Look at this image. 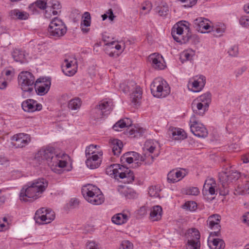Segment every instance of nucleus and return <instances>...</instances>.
<instances>
[{"label":"nucleus","instance_id":"nucleus-37","mask_svg":"<svg viewBox=\"0 0 249 249\" xmlns=\"http://www.w3.org/2000/svg\"><path fill=\"white\" fill-rule=\"evenodd\" d=\"M131 122L128 118L121 119L116 122L113 126V128L117 131H121L122 129L130 126Z\"/></svg>","mask_w":249,"mask_h":249},{"label":"nucleus","instance_id":"nucleus-47","mask_svg":"<svg viewBox=\"0 0 249 249\" xmlns=\"http://www.w3.org/2000/svg\"><path fill=\"white\" fill-rule=\"evenodd\" d=\"M225 28L224 25L221 26H215L214 27H211L209 32H212L213 35L215 36H220L225 32Z\"/></svg>","mask_w":249,"mask_h":249},{"label":"nucleus","instance_id":"nucleus-61","mask_svg":"<svg viewBox=\"0 0 249 249\" xmlns=\"http://www.w3.org/2000/svg\"><path fill=\"white\" fill-rule=\"evenodd\" d=\"M242 222L249 226V212H247L244 213L242 216Z\"/></svg>","mask_w":249,"mask_h":249},{"label":"nucleus","instance_id":"nucleus-39","mask_svg":"<svg viewBox=\"0 0 249 249\" xmlns=\"http://www.w3.org/2000/svg\"><path fill=\"white\" fill-rule=\"evenodd\" d=\"M195 100L201 103L206 107H209L212 101V95L207 92L198 97Z\"/></svg>","mask_w":249,"mask_h":249},{"label":"nucleus","instance_id":"nucleus-43","mask_svg":"<svg viewBox=\"0 0 249 249\" xmlns=\"http://www.w3.org/2000/svg\"><path fill=\"white\" fill-rule=\"evenodd\" d=\"M81 103L82 102L80 98H75L69 101L68 106L69 109L75 110L80 108Z\"/></svg>","mask_w":249,"mask_h":249},{"label":"nucleus","instance_id":"nucleus-60","mask_svg":"<svg viewBox=\"0 0 249 249\" xmlns=\"http://www.w3.org/2000/svg\"><path fill=\"white\" fill-rule=\"evenodd\" d=\"M19 13L18 9H14L11 10L9 13V16L12 18H18V14Z\"/></svg>","mask_w":249,"mask_h":249},{"label":"nucleus","instance_id":"nucleus-51","mask_svg":"<svg viewBox=\"0 0 249 249\" xmlns=\"http://www.w3.org/2000/svg\"><path fill=\"white\" fill-rule=\"evenodd\" d=\"M186 8H190L196 5L197 0H178Z\"/></svg>","mask_w":249,"mask_h":249},{"label":"nucleus","instance_id":"nucleus-14","mask_svg":"<svg viewBox=\"0 0 249 249\" xmlns=\"http://www.w3.org/2000/svg\"><path fill=\"white\" fill-rule=\"evenodd\" d=\"M205 83V76L203 75L196 76L190 79L188 84V87L189 89L193 92H199L204 88Z\"/></svg>","mask_w":249,"mask_h":249},{"label":"nucleus","instance_id":"nucleus-53","mask_svg":"<svg viewBox=\"0 0 249 249\" xmlns=\"http://www.w3.org/2000/svg\"><path fill=\"white\" fill-rule=\"evenodd\" d=\"M247 192L246 186L245 187L242 185H238L235 189L234 194L235 195H245Z\"/></svg>","mask_w":249,"mask_h":249},{"label":"nucleus","instance_id":"nucleus-62","mask_svg":"<svg viewBox=\"0 0 249 249\" xmlns=\"http://www.w3.org/2000/svg\"><path fill=\"white\" fill-rule=\"evenodd\" d=\"M106 45H114L115 49L117 50V51L122 50L121 45L119 44L118 42H116L115 41L107 43Z\"/></svg>","mask_w":249,"mask_h":249},{"label":"nucleus","instance_id":"nucleus-17","mask_svg":"<svg viewBox=\"0 0 249 249\" xmlns=\"http://www.w3.org/2000/svg\"><path fill=\"white\" fill-rule=\"evenodd\" d=\"M62 69L63 73L67 76L73 75L76 72L77 61L74 58L65 59L63 64Z\"/></svg>","mask_w":249,"mask_h":249},{"label":"nucleus","instance_id":"nucleus-13","mask_svg":"<svg viewBox=\"0 0 249 249\" xmlns=\"http://www.w3.org/2000/svg\"><path fill=\"white\" fill-rule=\"evenodd\" d=\"M221 219V216L218 214H213L208 217L206 221L207 226L210 230L213 231L210 232V235L216 236L220 235Z\"/></svg>","mask_w":249,"mask_h":249},{"label":"nucleus","instance_id":"nucleus-8","mask_svg":"<svg viewBox=\"0 0 249 249\" xmlns=\"http://www.w3.org/2000/svg\"><path fill=\"white\" fill-rule=\"evenodd\" d=\"M18 85L23 92H31L36 83L33 74L28 71L21 72L18 76Z\"/></svg>","mask_w":249,"mask_h":249},{"label":"nucleus","instance_id":"nucleus-44","mask_svg":"<svg viewBox=\"0 0 249 249\" xmlns=\"http://www.w3.org/2000/svg\"><path fill=\"white\" fill-rule=\"evenodd\" d=\"M91 116L95 120H98L106 116L105 113L103 112L101 108L97 105L96 107L91 110Z\"/></svg>","mask_w":249,"mask_h":249},{"label":"nucleus","instance_id":"nucleus-11","mask_svg":"<svg viewBox=\"0 0 249 249\" xmlns=\"http://www.w3.org/2000/svg\"><path fill=\"white\" fill-rule=\"evenodd\" d=\"M54 218V212L45 208H42L37 210L34 216L36 222L39 225L50 223Z\"/></svg>","mask_w":249,"mask_h":249},{"label":"nucleus","instance_id":"nucleus-26","mask_svg":"<svg viewBox=\"0 0 249 249\" xmlns=\"http://www.w3.org/2000/svg\"><path fill=\"white\" fill-rule=\"evenodd\" d=\"M215 235L210 234L208 239V245L211 249H221L224 248V241L219 238H214Z\"/></svg>","mask_w":249,"mask_h":249},{"label":"nucleus","instance_id":"nucleus-10","mask_svg":"<svg viewBox=\"0 0 249 249\" xmlns=\"http://www.w3.org/2000/svg\"><path fill=\"white\" fill-rule=\"evenodd\" d=\"M240 177L239 173L234 171H229L228 172H223L219 174V179L222 186L225 188L224 192L220 193L221 195L225 196L229 193L227 188L228 185L231 182L237 180Z\"/></svg>","mask_w":249,"mask_h":249},{"label":"nucleus","instance_id":"nucleus-50","mask_svg":"<svg viewBox=\"0 0 249 249\" xmlns=\"http://www.w3.org/2000/svg\"><path fill=\"white\" fill-rule=\"evenodd\" d=\"M183 208L190 211H195L197 208V204L193 201H187L183 206Z\"/></svg>","mask_w":249,"mask_h":249},{"label":"nucleus","instance_id":"nucleus-3","mask_svg":"<svg viewBox=\"0 0 249 249\" xmlns=\"http://www.w3.org/2000/svg\"><path fill=\"white\" fill-rule=\"evenodd\" d=\"M107 175L113 177L115 179H124L125 183L132 182L134 179V175L129 168L119 164H113L106 169Z\"/></svg>","mask_w":249,"mask_h":249},{"label":"nucleus","instance_id":"nucleus-15","mask_svg":"<svg viewBox=\"0 0 249 249\" xmlns=\"http://www.w3.org/2000/svg\"><path fill=\"white\" fill-rule=\"evenodd\" d=\"M51 84V82L50 80L44 78H39L36 81L34 88L38 95L42 96L48 92Z\"/></svg>","mask_w":249,"mask_h":249},{"label":"nucleus","instance_id":"nucleus-1","mask_svg":"<svg viewBox=\"0 0 249 249\" xmlns=\"http://www.w3.org/2000/svg\"><path fill=\"white\" fill-rule=\"evenodd\" d=\"M68 156L63 153L56 154L55 149L53 147L48 146L40 149L35 154L33 161L36 166L46 161L50 166L65 167L67 162L66 161Z\"/></svg>","mask_w":249,"mask_h":249},{"label":"nucleus","instance_id":"nucleus-2","mask_svg":"<svg viewBox=\"0 0 249 249\" xmlns=\"http://www.w3.org/2000/svg\"><path fill=\"white\" fill-rule=\"evenodd\" d=\"M48 186V181L43 178H39L30 181L21 190L19 199L24 202L36 200L42 196Z\"/></svg>","mask_w":249,"mask_h":249},{"label":"nucleus","instance_id":"nucleus-32","mask_svg":"<svg viewBox=\"0 0 249 249\" xmlns=\"http://www.w3.org/2000/svg\"><path fill=\"white\" fill-rule=\"evenodd\" d=\"M110 146L113 154L119 156L121 152L123 144L121 141L118 139H113L110 142Z\"/></svg>","mask_w":249,"mask_h":249},{"label":"nucleus","instance_id":"nucleus-19","mask_svg":"<svg viewBox=\"0 0 249 249\" xmlns=\"http://www.w3.org/2000/svg\"><path fill=\"white\" fill-rule=\"evenodd\" d=\"M192 232L191 234L192 238L188 240L186 249H200L199 232L195 228L192 229Z\"/></svg>","mask_w":249,"mask_h":249},{"label":"nucleus","instance_id":"nucleus-52","mask_svg":"<svg viewBox=\"0 0 249 249\" xmlns=\"http://www.w3.org/2000/svg\"><path fill=\"white\" fill-rule=\"evenodd\" d=\"M133 244L128 240L123 241L119 249H133Z\"/></svg>","mask_w":249,"mask_h":249},{"label":"nucleus","instance_id":"nucleus-5","mask_svg":"<svg viewBox=\"0 0 249 249\" xmlns=\"http://www.w3.org/2000/svg\"><path fill=\"white\" fill-rule=\"evenodd\" d=\"M189 23L180 21L175 24L172 29L171 34L175 40L180 43H185L191 36Z\"/></svg>","mask_w":249,"mask_h":249},{"label":"nucleus","instance_id":"nucleus-6","mask_svg":"<svg viewBox=\"0 0 249 249\" xmlns=\"http://www.w3.org/2000/svg\"><path fill=\"white\" fill-rule=\"evenodd\" d=\"M151 93L158 98L165 97L170 93V88L167 82L162 78L154 79L150 86Z\"/></svg>","mask_w":249,"mask_h":249},{"label":"nucleus","instance_id":"nucleus-31","mask_svg":"<svg viewBox=\"0 0 249 249\" xmlns=\"http://www.w3.org/2000/svg\"><path fill=\"white\" fill-rule=\"evenodd\" d=\"M145 129L139 126L129 127L126 130L127 134L131 138H138L142 135L145 132Z\"/></svg>","mask_w":249,"mask_h":249},{"label":"nucleus","instance_id":"nucleus-57","mask_svg":"<svg viewBox=\"0 0 249 249\" xmlns=\"http://www.w3.org/2000/svg\"><path fill=\"white\" fill-rule=\"evenodd\" d=\"M230 55L236 56L238 53V48L237 46L231 47L228 51Z\"/></svg>","mask_w":249,"mask_h":249},{"label":"nucleus","instance_id":"nucleus-38","mask_svg":"<svg viewBox=\"0 0 249 249\" xmlns=\"http://www.w3.org/2000/svg\"><path fill=\"white\" fill-rule=\"evenodd\" d=\"M61 5L60 3L56 0H53L48 4V9L46 12L52 13L53 15H56L60 13Z\"/></svg>","mask_w":249,"mask_h":249},{"label":"nucleus","instance_id":"nucleus-63","mask_svg":"<svg viewBox=\"0 0 249 249\" xmlns=\"http://www.w3.org/2000/svg\"><path fill=\"white\" fill-rule=\"evenodd\" d=\"M0 164L7 166L9 164V160L6 157L0 156Z\"/></svg>","mask_w":249,"mask_h":249},{"label":"nucleus","instance_id":"nucleus-48","mask_svg":"<svg viewBox=\"0 0 249 249\" xmlns=\"http://www.w3.org/2000/svg\"><path fill=\"white\" fill-rule=\"evenodd\" d=\"M183 192L187 195L197 196L200 192L197 187H188L184 189Z\"/></svg>","mask_w":249,"mask_h":249},{"label":"nucleus","instance_id":"nucleus-27","mask_svg":"<svg viewBox=\"0 0 249 249\" xmlns=\"http://www.w3.org/2000/svg\"><path fill=\"white\" fill-rule=\"evenodd\" d=\"M105 115H108L113 107V103L111 99H106L101 101L98 105Z\"/></svg>","mask_w":249,"mask_h":249},{"label":"nucleus","instance_id":"nucleus-22","mask_svg":"<svg viewBox=\"0 0 249 249\" xmlns=\"http://www.w3.org/2000/svg\"><path fill=\"white\" fill-rule=\"evenodd\" d=\"M99 155H94L90 157H88L86 160L87 166L90 169H93L98 168L101 162V157L103 155V152L98 153Z\"/></svg>","mask_w":249,"mask_h":249},{"label":"nucleus","instance_id":"nucleus-7","mask_svg":"<svg viewBox=\"0 0 249 249\" xmlns=\"http://www.w3.org/2000/svg\"><path fill=\"white\" fill-rule=\"evenodd\" d=\"M145 154L144 158L141 156V155L134 151L128 152L125 153L121 158V161L123 162H127L129 164L136 162V163H139V161H145V164H151L155 158L158 156L159 153L154 154V155H149L148 156Z\"/></svg>","mask_w":249,"mask_h":249},{"label":"nucleus","instance_id":"nucleus-55","mask_svg":"<svg viewBox=\"0 0 249 249\" xmlns=\"http://www.w3.org/2000/svg\"><path fill=\"white\" fill-rule=\"evenodd\" d=\"M240 24L245 27H249V17L248 16L242 17L239 20Z\"/></svg>","mask_w":249,"mask_h":249},{"label":"nucleus","instance_id":"nucleus-46","mask_svg":"<svg viewBox=\"0 0 249 249\" xmlns=\"http://www.w3.org/2000/svg\"><path fill=\"white\" fill-rule=\"evenodd\" d=\"M97 145L90 144L89 146L87 147L85 150L86 157H90L93 156L94 155H99L98 153L102 152L101 151H99L97 149Z\"/></svg>","mask_w":249,"mask_h":249},{"label":"nucleus","instance_id":"nucleus-36","mask_svg":"<svg viewBox=\"0 0 249 249\" xmlns=\"http://www.w3.org/2000/svg\"><path fill=\"white\" fill-rule=\"evenodd\" d=\"M83 18L84 19L81 23L80 28L84 33H87L89 30L88 27L90 25V15L89 13L87 12H85Z\"/></svg>","mask_w":249,"mask_h":249},{"label":"nucleus","instance_id":"nucleus-25","mask_svg":"<svg viewBox=\"0 0 249 249\" xmlns=\"http://www.w3.org/2000/svg\"><path fill=\"white\" fill-rule=\"evenodd\" d=\"M185 176V173L180 170H173L167 175V181L169 183H175L180 180Z\"/></svg>","mask_w":249,"mask_h":249},{"label":"nucleus","instance_id":"nucleus-24","mask_svg":"<svg viewBox=\"0 0 249 249\" xmlns=\"http://www.w3.org/2000/svg\"><path fill=\"white\" fill-rule=\"evenodd\" d=\"M216 184L213 178L206 179L203 185L202 193L204 195L215 194Z\"/></svg>","mask_w":249,"mask_h":249},{"label":"nucleus","instance_id":"nucleus-28","mask_svg":"<svg viewBox=\"0 0 249 249\" xmlns=\"http://www.w3.org/2000/svg\"><path fill=\"white\" fill-rule=\"evenodd\" d=\"M208 107L196 100H194L192 104V108L194 113L199 116H203L208 110Z\"/></svg>","mask_w":249,"mask_h":249},{"label":"nucleus","instance_id":"nucleus-42","mask_svg":"<svg viewBox=\"0 0 249 249\" xmlns=\"http://www.w3.org/2000/svg\"><path fill=\"white\" fill-rule=\"evenodd\" d=\"M195 53L192 50H187L183 51L180 55V59L183 63L184 61L191 60Z\"/></svg>","mask_w":249,"mask_h":249},{"label":"nucleus","instance_id":"nucleus-58","mask_svg":"<svg viewBox=\"0 0 249 249\" xmlns=\"http://www.w3.org/2000/svg\"><path fill=\"white\" fill-rule=\"evenodd\" d=\"M29 15L27 13L23 11H20L18 14V19L21 20H25L28 18Z\"/></svg>","mask_w":249,"mask_h":249},{"label":"nucleus","instance_id":"nucleus-35","mask_svg":"<svg viewBox=\"0 0 249 249\" xmlns=\"http://www.w3.org/2000/svg\"><path fill=\"white\" fill-rule=\"evenodd\" d=\"M159 147V142L153 140H148L146 141L144 143V149L148 151L150 154L154 153Z\"/></svg>","mask_w":249,"mask_h":249},{"label":"nucleus","instance_id":"nucleus-64","mask_svg":"<svg viewBox=\"0 0 249 249\" xmlns=\"http://www.w3.org/2000/svg\"><path fill=\"white\" fill-rule=\"evenodd\" d=\"M7 86V82L3 78H0V89H3L6 88Z\"/></svg>","mask_w":249,"mask_h":249},{"label":"nucleus","instance_id":"nucleus-34","mask_svg":"<svg viewBox=\"0 0 249 249\" xmlns=\"http://www.w3.org/2000/svg\"><path fill=\"white\" fill-rule=\"evenodd\" d=\"M162 209L161 206L157 205L154 206L150 213V219L153 221H158L161 218Z\"/></svg>","mask_w":249,"mask_h":249},{"label":"nucleus","instance_id":"nucleus-56","mask_svg":"<svg viewBox=\"0 0 249 249\" xmlns=\"http://www.w3.org/2000/svg\"><path fill=\"white\" fill-rule=\"evenodd\" d=\"M100 246L94 241H89L87 244V249H99Z\"/></svg>","mask_w":249,"mask_h":249},{"label":"nucleus","instance_id":"nucleus-20","mask_svg":"<svg viewBox=\"0 0 249 249\" xmlns=\"http://www.w3.org/2000/svg\"><path fill=\"white\" fill-rule=\"evenodd\" d=\"M148 60L156 69L162 70L165 67L163 58L160 54L156 53L151 54L149 56Z\"/></svg>","mask_w":249,"mask_h":249},{"label":"nucleus","instance_id":"nucleus-41","mask_svg":"<svg viewBox=\"0 0 249 249\" xmlns=\"http://www.w3.org/2000/svg\"><path fill=\"white\" fill-rule=\"evenodd\" d=\"M155 11L160 16H165L168 12V6L166 2H161L155 9Z\"/></svg>","mask_w":249,"mask_h":249},{"label":"nucleus","instance_id":"nucleus-23","mask_svg":"<svg viewBox=\"0 0 249 249\" xmlns=\"http://www.w3.org/2000/svg\"><path fill=\"white\" fill-rule=\"evenodd\" d=\"M130 85L132 87L130 89V91H132V93H131L132 102L135 104H137L142 98V90L140 87L137 85L133 81L130 82Z\"/></svg>","mask_w":249,"mask_h":249},{"label":"nucleus","instance_id":"nucleus-16","mask_svg":"<svg viewBox=\"0 0 249 249\" xmlns=\"http://www.w3.org/2000/svg\"><path fill=\"white\" fill-rule=\"evenodd\" d=\"M12 140L13 144L16 148H23L30 143L31 137L27 134L18 133L14 135Z\"/></svg>","mask_w":249,"mask_h":249},{"label":"nucleus","instance_id":"nucleus-29","mask_svg":"<svg viewBox=\"0 0 249 249\" xmlns=\"http://www.w3.org/2000/svg\"><path fill=\"white\" fill-rule=\"evenodd\" d=\"M118 190L126 199H134L137 197L138 195L133 190L125 186H119Z\"/></svg>","mask_w":249,"mask_h":249},{"label":"nucleus","instance_id":"nucleus-33","mask_svg":"<svg viewBox=\"0 0 249 249\" xmlns=\"http://www.w3.org/2000/svg\"><path fill=\"white\" fill-rule=\"evenodd\" d=\"M129 216L124 213H118L114 215L111 218L112 222L116 225H122L127 222Z\"/></svg>","mask_w":249,"mask_h":249},{"label":"nucleus","instance_id":"nucleus-40","mask_svg":"<svg viewBox=\"0 0 249 249\" xmlns=\"http://www.w3.org/2000/svg\"><path fill=\"white\" fill-rule=\"evenodd\" d=\"M172 136L175 140H183L187 137L185 131L179 128H172L171 129Z\"/></svg>","mask_w":249,"mask_h":249},{"label":"nucleus","instance_id":"nucleus-59","mask_svg":"<svg viewBox=\"0 0 249 249\" xmlns=\"http://www.w3.org/2000/svg\"><path fill=\"white\" fill-rule=\"evenodd\" d=\"M151 9L152 6L150 3H146L145 5H142V10L143 11H145V12H143V14L148 13L151 11Z\"/></svg>","mask_w":249,"mask_h":249},{"label":"nucleus","instance_id":"nucleus-54","mask_svg":"<svg viewBox=\"0 0 249 249\" xmlns=\"http://www.w3.org/2000/svg\"><path fill=\"white\" fill-rule=\"evenodd\" d=\"M132 87L130 85V82L128 84H126L125 83L120 84V88L124 93H127L130 91Z\"/></svg>","mask_w":249,"mask_h":249},{"label":"nucleus","instance_id":"nucleus-4","mask_svg":"<svg viewBox=\"0 0 249 249\" xmlns=\"http://www.w3.org/2000/svg\"><path fill=\"white\" fill-rule=\"evenodd\" d=\"M82 193L85 199L93 205H100L104 201V195L100 189L92 184L84 186Z\"/></svg>","mask_w":249,"mask_h":249},{"label":"nucleus","instance_id":"nucleus-21","mask_svg":"<svg viewBox=\"0 0 249 249\" xmlns=\"http://www.w3.org/2000/svg\"><path fill=\"white\" fill-rule=\"evenodd\" d=\"M21 107L22 109L26 112L39 111L42 109V105L33 99H28L22 102Z\"/></svg>","mask_w":249,"mask_h":249},{"label":"nucleus","instance_id":"nucleus-45","mask_svg":"<svg viewBox=\"0 0 249 249\" xmlns=\"http://www.w3.org/2000/svg\"><path fill=\"white\" fill-rule=\"evenodd\" d=\"M29 7L30 9L37 7L41 10H44L45 9H47L48 4L46 0H37L34 3L30 4Z\"/></svg>","mask_w":249,"mask_h":249},{"label":"nucleus","instance_id":"nucleus-49","mask_svg":"<svg viewBox=\"0 0 249 249\" xmlns=\"http://www.w3.org/2000/svg\"><path fill=\"white\" fill-rule=\"evenodd\" d=\"M160 189L158 186H152L149 188L148 194L151 197H160Z\"/></svg>","mask_w":249,"mask_h":249},{"label":"nucleus","instance_id":"nucleus-9","mask_svg":"<svg viewBox=\"0 0 249 249\" xmlns=\"http://www.w3.org/2000/svg\"><path fill=\"white\" fill-rule=\"evenodd\" d=\"M67 32V27L59 18H54L50 22L48 28L49 35L54 37L63 36Z\"/></svg>","mask_w":249,"mask_h":249},{"label":"nucleus","instance_id":"nucleus-12","mask_svg":"<svg viewBox=\"0 0 249 249\" xmlns=\"http://www.w3.org/2000/svg\"><path fill=\"white\" fill-rule=\"evenodd\" d=\"M190 127L191 132L199 138H205L208 136V131L204 125L200 123L198 118L193 115L190 120Z\"/></svg>","mask_w":249,"mask_h":249},{"label":"nucleus","instance_id":"nucleus-18","mask_svg":"<svg viewBox=\"0 0 249 249\" xmlns=\"http://www.w3.org/2000/svg\"><path fill=\"white\" fill-rule=\"evenodd\" d=\"M210 21L204 18H198L194 21V27L198 32L201 33H208L211 28Z\"/></svg>","mask_w":249,"mask_h":249},{"label":"nucleus","instance_id":"nucleus-30","mask_svg":"<svg viewBox=\"0 0 249 249\" xmlns=\"http://www.w3.org/2000/svg\"><path fill=\"white\" fill-rule=\"evenodd\" d=\"M12 55L14 59L21 63H24L27 61V55L25 52L22 50L15 49L13 50Z\"/></svg>","mask_w":249,"mask_h":249}]
</instances>
